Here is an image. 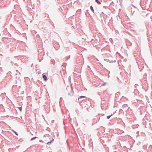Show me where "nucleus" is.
I'll return each instance as SVG.
<instances>
[{"mask_svg":"<svg viewBox=\"0 0 152 152\" xmlns=\"http://www.w3.org/2000/svg\"><path fill=\"white\" fill-rule=\"evenodd\" d=\"M86 96H80V98H78V101H81L83 100V98H86Z\"/></svg>","mask_w":152,"mask_h":152,"instance_id":"obj_1","label":"nucleus"},{"mask_svg":"<svg viewBox=\"0 0 152 152\" xmlns=\"http://www.w3.org/2000/svg\"><path fill=\"white\" fill-rule=\"evenodd\" d=\"M42 76L44 80L45 81H46V80H47V77L45 75L43 74L42 75Z\"/></svg>","mask_w":152,"mask_h":152,"instance_id":"obj_2","label":"nucleus"},{"mask_svg":"<svg viewBox=\"0 0 152 152\" xmlns=\"http://www.w3.org/2000/svg\"><path fill=\"white\" fill-rule=\"evenodd\" d=\"M95 2L98 4H101V3L100 2V1L99 0H95Z\"/></svg>","mask_w":152,"mask_h":152,"instance_id":"obj_3","label":"nucleus"},{"mask_svg":"<svg viewBox=\"0 0 152 152\" xmlns=\"http://www.w3.org/2000/svg\"><path fill=\"white\" fill-rule=\"evenodd\" d=\"M90 9L91 10V11L93 12H94V9H93V7H92V6H90Z\"/></svg>","mask_w":152,"mask_h":152,"instance_id":"obj_4","label":"nucleus"},{"mask_svg":"<svg viewBox=\"0 0 152 152\" xmlns=\"http://www.w3.org/2000/svg\"><path fill=\"white\" fill-rule=\"evenodd\" d=\"M37 138L38 137H33L31 139V141L33 140H34L35 139Z\"/></svg>","mask_w":152,"mask_h":152,"instance_id":"obj_5","label":"nucleus"},{"mask_svg":"<svg viewBox=\"0 0 152 152\" xmlns=\"http://www.w3.org/2000/svg\"><path fill=\"white\" fill-rule=\"evenodd\" d=\"M13 132H14L15 133V134L17 136H18V133L16 132H15V131H13Z\"/></svg>","mask_w":152,"mask_h":152,"instance_id":"obj_6","label":"nucleus"},{"mask_svg":"<svg viewBox=\"0 0 152 152\" xmlns=\"http://www.w3.org/2000/svg\"><path fill=\"white\" fill-rule=\"evenodd\" d=\"M123 107H127V104H124L123 106Z\"/></svg>","mask_w":152,"mask_h":152,"instance_id":"obj_7","label":"nucleus"},{"mask_svg":"<svg viewBox=\"0 0 152 152\" xmlns=\"http://www.w3.org/2000/svg\"><path fill=\"white\" fill-rule=\"evenodd\" d=\"M54 140V139H53V140L51 141H50V142H48L47 143V144H48V145H49L50 143H51V142H52V141H53Z\"/></svg>","mask_w":152,"mask_h":152,"instance_id":"obj_8","label":"nucleus"},{"mask_svg":"<svg viewBox=\"0 0 152 152\" xmlns=\"http://www.w3.org/2000/svg\"><path fill=\"white\" fill-rule=\"evenodd\" d=\"M112 115H109V116H108L107 117V118L108 119H109L110 118V117L112 116Z\"/></svg>","mask_w":152,"mask_h":152,"instance_id":"obj_9","label":"nucleus"},{"mask_svg":"<svg viewBox=\"0 0 152 152\" xmlns=\"http://www.w3.org/2000/svg\"><path fill=\"white\" fill-rule=\"evenodd\" d=\"M149 148H151V149H152V145H150L149 146Z\"/></svg>","mask_w":152,"mask_h":152,"instance_id":"obj_10","label":"nucleus"},{"mask_svg":"<svg viewBox=\"0 0 152 152\" xmlns=\"http://www.w3.org/2000/svg\"><path fill=\"white\" fill-rule=\"evenodd\" d=\"M18 108L20 110V111H21L22 109V107H18Z\"/></svg>","mask_w":152,"mask_h":152,"instance_id":"obj_11","label":"nucleus"},{"mask_svg":"<svg viewBox=\"0 0 152 152\" xmlns=\"http://www.w3.org/2000/svg\"><path fill=\"white\" fill-rule=\"evenodd\" d=\"M70 55H69V57H67V58H67V59H69V58H70Z\"/></svg>","mask_w":152,"mask_h":152,"instance_id":"obj_12","label":"nucleus"},{"mask_svg":"<svg viewBox=\"0 0 152 152\" xmlns=\"http://www.w3.org/2000/svg\"><path fill=\"white\" fill-rule=\"evenodd\" d=\"M106 6H103V7H104V8H106Z\"/></svg>","mask_w":152,"mask_h":152,"instance_id":"obj_13","label":"nucleus"},{"mask_svg":"<svg viewBox=\"0 0 152 152\" xmlns=\"http://www.w3.org/2000/svg\"><path fill=\"white\" fill-rule=\"evenodd\" d=\"M42 140H39V141H40V142H42Z\"/></svg>","mask_w":152,"mask_h":152,"instance_id":"obj_14","label":"nucleus"},{"mask_svg":"<svg viewBox=\"0 0 152 152\" xmlns=\"http://www.w3.org/2000/svg\"><path fill=\"white\" fill-rule=\"evenodd\" d=\"M71 89L72 90V87H71Z\"/></svg>","mask_w":152,"mask_h":152,"instance_id":"obj_15","label":"nucleus"},{"mask_svg":"<svg viewBox=\"0 0 152 152\" xmlns=\"http://www.w3.org/2000/svg\"><path fill=\"white\" fill-rule=\"evenodd\" d=\"M48 17V15L47 16V18Z\"/></svg>","mask_w":152,"mask_h":152,"instance_id":"obj_16","label":"nucleus"}]
</instances>
